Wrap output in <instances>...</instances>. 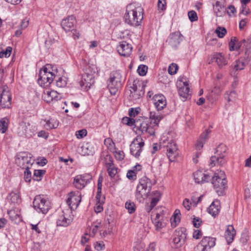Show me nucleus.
<instances>
[{
	"instance_id": "obj_36",
	"label": "nucleus",
	"mask_w": 251,
	"mask_h": 251,
	"mask_svg": "<svg viewBox=\"0 0 251 251\" xmlns=\"http://www.w3.org/2000/svg\"><path fill=\"white\" fill-rule=\"evenodd\" d=\"M7 214L9 215L10 219L15 222L18 220H21L20 212L18 209H11L8 211Z\"/></svg>"
},
{
	"instance_id": "obj_22",
	"label": "nucleus",
	"mask_w": 251,
	"mask_h": 251,
	"mask_svg": "<svg viewBox=\"0 0 251 251\" xmlns=\"http://www.w3.org/2000/svg\"><path fill=\"white\" fill-rule=\"evenodd\" d=\"M194 179L196 183L200 184L208 182L211 179V176L201 171H197L193 174Z\"/></svg>"
},
{
	"instance_id": "obj_58",
	"label": "nucleus",
	"mask_w": 251,
	"mask_h": 251,
	"mask_svg": "<svg viewBox=\"0 0 251 251\" xmlns=\"http://www.w3.org/2000/svg\"><path fill=\"white\" fill-rule=\"evenodd\" d=\"M45 173V171L43 170H35L34 171V176L37 177V180L41 179L42 176Z\"/></svg>"
},
{
	"instance_id": "obj_21",
	"label": "nucleus",
	"mask_w": 251,
	"mask_h": 251,
	"mask_svg": "<svg viewBox=\"0 0 251 251\" xmlns=\"http://www.w3.org/2000/svg\"><path fill=\"white\" fill-rule=\"evenodd\" d=\"M132 50L131 45L126 41L120 42L117 47V51L119 53L125 57L128 56L131 54Z\"/></svg>"
},
{
	"instance_id": "obj_39",
	"label": "nucleus",
	"mask_w": 251,
	"mask_h": 251,
	"mask_svg": "<svg viewBox=\"0 0 251 251\" xmlns=\"http://www.w3.org/2000/svg\"><path fill=\"white\" fill-rule=\"evenodd\" d=\"M9 124V120L7 117H4L0 119V131L2 133H5L8 129Z\"/></svg>"
},
{
	"instance_id": "obj_24",
	"label": "nucleus",
	"mask_w": 251,
	"mask_h": 251,
	"mask_svg": "<svg viewBox=\"0 0 251 251\" xmlns=\"http://www.w3.org/2000/svg\"><path fill=\"white\" fill-rule=\"evenodd\" d=\"M72 221V219L67 217L63 211L60 213L56 221L57 226H67Z\"/></svg>"
},
{
	"instance_id": "obj_14",
	"label": "nucleus",
	"mask_w": 251,
	"mask_h": 251,
	"mask_svg": "<svg viewBox=\"0 0 251 251\" xmlns=\"http://www.w3.org/2000/svg\"><path fill=\"white\" fill-rule=\"evenodd\" d=\"M92 178L89 174L77 175L74 178L73 184L76 188L82 189L90 182Z\"/></svg>"
},
{
	"instance_id": "obj_45",
	"label": "nucleus",
	"mask_w": 251,
	"mask_h": 251,
	"mask_svg": "<svg viewBox=\"0 0 251 251\" xmlns=\"http://www.w3.org/2000/svg\"><path fill=\"white\" fill-rule=\"evenodd\" d=\"M215 32L219 38H222L225 36L227 32V31L225 27L218 26L216 29Z\"/></svg>"
},
{
	"instance_id": "obj_3",
	"label": "nucleus",
	"mask_w": 251,
	"mask_h": 251,
	"mask_svg": "<svg viewBox=\"0 0 251 251\" xmlns=\"http://www.w3.org/2000/svg\"><path fill=\"white\" fill-rule=\"evenodd\" d=\"M152 187L151 180L146 176H143L139 180L135 193L136 200L139 202H143L148 198Z\"/></svg>"
},
{
	"instance_id": "obj_63",
	"label": "nucleus",
	"mask_w": 251,
	"mask_h": 251,
	"mask_svg": "<svg viewBox=\"0 0 251 251\" xmlns=\"http://www.w3.org/2000/svg\"><path fill=\"white\" fill-rule=\"evenodd\" d=\"M156 193H157V196L156 197L153 198L152 199L150 203V204L151 205V207H154L160 200V194L158 192H156Z\"/></svg>"
},
{
	"instance_id": "obj_5",
	"label": "nucleus",
	"mask_w": 251,
	"mask_h": 251,
	"mask_svg": "<svg viewBox=\"0 0 251 251\" xmlns=\"http://www.w3.org/2000/svg\"><path fill=\"white\" fill-rule=\"evenodd\" d=\"M122 76L119 71H114L111 73L107 81V87L112 95H115L118 90L121 88Z\"/></svg>"
},
{
	"instance_id": "obj_16",
	"label": "nucleus",
	"mask_w": 251,
	"mask_h": 251,
	"mask_svg": "<svg viewBox=\"0 0 251 251\" xmlns=\"http://www.w3.org/2000/svg\"><path fill=\"white\" fill-rule=\"evenodd\" d=\"M177 87L179 95L183 98L182 100H185L190 96L189 84L186 79L179 80L177 83Z\"/></svg>"
},
{
	"instance_id": "obj_54",
	"label": "nucleus",
	"mask_w": 251,
	"mask_h": 251,
	"mask_svg": "<svg viewBox=\"0 0 251 251\" xmlns=\"http://www.w3.org/2000/svg\"><path fill=\"white\" fill-rule=\"evenodd\" d=\"M250 13V10L246 4H241V10L239 14V16H240L241 14L245 16L248 15Z\"/></svg>"
},
{
	"instance_id": "obj_4",
	"label": "nucleus",
	"mask_w": 251,
	"mask_h": 251,
	"mask_svg": "<svg viewBox=\"0 0 251 251\" xmlns=\"http://www.w3.org/2000/svg\"><path fill=\"white\" fill-rule=\"evenodd\" d=\"M212 183L218 195H223L227 187V180L224 172L220 171L216 173L212 178Z\"/></svg>"
},
{
	"instance_id": "obj_35",
	"label": "nucleus",
	"mask_w": 251,
	"mask_h": 251,
	"mask_svg": "<svg viewBox=\"0 0 251 251\" xmlns=\"http://www.w3.org/2000/svg\"><path fill=\"white\" fill-rule=\"evenodd\" d=\"M45 124L44 125V127L46 129H51L53 128H56L58 126V122L54 119L50 118L49 120H44Z\"/></svg>"
},
{
	"instance_id": "obj_11",
	"label": "nucleus",
	"mask_w": 251,
	"mask_h": 251,
	"mask_svg": "<svg viewBox=\"0 0 251 251\" xmlns=\"http://www.w3.org/2000/svg\"><path fill=\"white\" fill-rule=\"evenodd\" d=\"M186 229L184 227L176 229L174 233L173 243L174 247L178 248L183 245L186 239Z\"/></svg>"
},
{
	"instance_id": "obj_52",
	"label": "nucleus",
	"mask_w": 251,
	"mask_h": 251,
	"mask_svg": "<svg viewBox=\"0 0 251 251\" xmlns=\"http://www.w3.org/2000/svg\"><path fill=\"white\" fill-rule=\"evenodd\" d=\"M122 123L129 126H132L133 125L135 126L136 121L133 119L126 117L123 118Z\"/></svg>"
},
{
	"instance_id": "obj_9",
	"label": "nucleus",
	"mask_w": 251,
	"mask_h": 251,
	"mask_svg": "<svg viewBox=\"0 0 251 251\" xmlns=\"http://www.w3.org/2000/svg\"><path fill=\"white\" fill-rule=\"evenodd\" d=\"M37 130L35 126H32L29 123L21 122L17 128V133L20 136L30 138L35 134Z\"/></svg>"
},
{
	"instance_id": "obj_62",
	"label": "nucleus",
	"mask_w": 251,
	"mask_h": 251,
	"mask_svg": "<svg viewBox=\"0 0 251 251\" xmlns=\"http://www.w3.org/2000/svg\"><path fill=\"white\" fill-rule=\"evenodd\" d=\"M139 112V111L138 108H131L129 109L128 114H129V116L131 117H135L138 114Z\"/></svg>"
},
{
	"instance_id": "obj_46",
	"label": "nucleus",
	"mask_w": 251,
	"mask_h": 251,
	"mask_svg": "<svg viewBox=\"0 0 251 251\" xmlns=\"http://www.w3.org/2000/svg\"><path fill=\"white\" fill-rule=\"evenodd\" d=\"M226 149L227 148L225 145L221 144L216 148L215 153L218 155L224 154L226 152Z\"/></svg>"
},
{
	"instance_id": "obj_56",
	"label": "nucleus",
	"mask_w": 251,
	"mask_h": 251,
	"mask_svg": "<svg viewBox=\"0 0 251 251\" xmlns=\"http://www.w3.org/2000/svg\"><path fill=\"white\" fill-rule=\"evenodd\" d=\"M104 163L106 167H110L114 165L113 163V159L111 155H107L104 157Z\"/></svg>"
},
{
	"instance_id": "obj_37",
	"label": "nucleus",
	"mask_w": 251,
	"mask_h": 251,
	"mask_svg": "<svg viewBox=\"0 0 251 251\" xmlns=\"http://www.w3.org/2000/svg\"><path fill=\"white\" fill-rule=\"evenodd\" d=\"M248 61L249 60L247 59H244L243 58L241 57L240 59L236 61L233 70L235 71L243 70L246 64L248 63Z\"/></svg>"
},
{
	"instance_id": "obj_12",
	"label": "nucleus",
	"mask_w": 251,
	"mask_h": 251,
	"mask_svg": "<svg viewBox=\"0 0 251 251\" xmlns=\"http://www.w3.org/2000/svg\"><path fill=\"white\" fill-rule=\"evenodd\" d=\"M145 145L143 139L140 136L136 137L130 145V153L136 158L139 157Z\"/></svg>"
},
{
	"instance_id": "obj_7",
	"label": "nucleus",
	"mask_w": 251,
	"mask_h": 251,
	"mask_svg": "<svg viewBox=\"0 0 251 251\" xmlns=\"http://www.w3.org/2000/svg\"><path fill=\"white\" fill-rule=\"evenodd\" d=\"M145 86L146 83L144 81L138 79H134L130 87V97L134 100L139 99L140 97L144 95Z\"/></svg>"
},
{
	"instance_id": "obj_57",
	"label": "nucleus",
	"mask_w": 251,
	"mask_h": 251,
	"mask_svg": "<svg viewBox=\"0 0 251 251\" xmlns=\"http://www.w3.org/2000/svg\"><path fill=\"white\" fill-rule=\"evenodd\" d=\"M136 174L135 170H129L126 174V176L129 180H134L136 179Z\"/></svg>"
},
{
	"instance_id": "obj_2",
	"label": "nucleus",
	"mask_w": 251,
	"mask_h": 251,
	"mask_svg": "<svg viewBox=\"0 0 251 251\" xmlns=\"http://www.w3.org/2000/svg\"><path fill=\"white\" fill-rule=\"evenodd\" d=\"M124 18L126 24L138 26L143 19V9L135 3H130L126 6Z\"/></svg>"
},
{
	"instance_id": "obj_29",
	"label": "nucleus",
	"mask_w": 251,
	"mask_h": 251,
	"mask_svg": "<svg viewBox=\"0 0 251 251\" xmlns=\"http://www.w3.org/2000/svg\"><path fill=\"white\" fill-rule=\"evenodd\" d=\"M220 210V203L218 200L213 201L211 205L209 206L207 211L214 217L218 215Z\"/></svg>"
},
{
	"instance_id": "obj_48",
	"label": "nucleus",
	"mask_w": 251,
	"mask_h": 251,
	"mask_svg": "<svg viewBox=\"0 0 251 251\" xmlns=\"http://www.w3.org/2000/svg\"><path fill=\"white\" fill-rule=\"evenodd\" d=\"M237 40L236 38H231L229 43V48L230 51L237 50L239 49V47L236 45Z\"/></svg>"
},
{
	"instance_id": "obj_41",
	"label": "nucleus",
	"mask_w": 251,
	"mask_h": 251,
	"mask_svg": "<svg viewBox=\"0 0 251 251\" xmlns=\"http://www.w3.org/2000/svg\"><path fill=\"white\" fill-rule=\"evenodd\" d=\"M180 211L179 209H176L173 215V220L171 219V225L173 227H176L180 222Z\"/></svg>"
},
{
	"instance_id": "obj_19",
	"label": "nucleus",
	"mask_w": 251,
	"mask_h": 251,
	"mask_svg": "<svg viewBox=\"0 0 251 251\" xmlns=\"http://www.w3.org/2000/svg\"><path fill=\"white\" fill-rule=\"evenodd\" d=\"M80 66L82 68L85 75L95 77L98 72V68L95 65L87 64L86 60H82L80 62Z\"/></svg>"
},
{
	"instance_id": "obj_23",
	"label": "nucleus",
	"mask_w": 251,
	"mask_h": 251,
	"mask_svg": "<svg viewBox=\"0 0 251 251\" xmlns=\"http://www.w3.org/2000/svg\"><path fill=\"white\" fill-rule=\"evenodd\" d=\"M154 105L158 111L162 110L166 105L165 97L162 94L155 95L153 97Z\"/></svg>"
},
{
	"instance_id": "obj_10",
	"label": "nucleus",
	"mask_w": 251,
	"mask_h": 251,
	"mask_svg": "<svg viewBox=\"0 0 251 251\" xmlns=\"http://www.w3.org/2000/svg\"><path fill=\"white\" fill-rule=\"evenodd\" d=\"M11 94L8 88L2 86L0 88V103L2 108H9L11 105Z\"/></svg>"
},
{
	"instance_id": "obj_17",
	"label": "nucleus",
	"mask_w": 251,
	"mask_h": 251,
	"mask_svg": "<svg viewBox=\"0 0 251 251\" xmlns=\"http://www.w3.org/2000/svg\"><path fill=\"white\" fill-rule=\"evenodd\" d=\"M167 155L170 161H174L176 157L178 155V149L176 142L171 140L168 142L166 145Z\"/></svg>"
},
{
	"instance_id": "obj_61",
	"label": "nucleus",
	"mask_w": 251,
	"mask_h": 251,
	"mask_svg": "<svg viewBox=\"0 0 251 251\" xmlns=\"http://www.w3.org/2000/svg\"><path fill=\"white\" fill-rule=\"evenodd\" d=\"M192 222L194 226L196 228H199L202 223V221L200 218L195 216Z\"/></svg>"
},
{
	"instance_id": "obj_25",
	"label": "nucleus",
	"mask_w": 251,
	"mask_h": 251,
	"mask_svg": "<svg viewBox=\"0 0 251 251\" xmlns=\"http://www.w3.org/2000/svg\"><path fill=\"white\" fill-rule=\"evenodd\" d=\"M109 141V150L110 151L114 153V156L116 159L118 160H122L125 157V154L123 151H117L114 142H113L110 138H107L105 140V142Z\"/></svg>"
},
{
	"instance_id": "obj_26",
	"label": "nucleus",
	"mask_w": 251,
	"mask_h": 251,
	"mask_svg": "<svg viewBox=\"0 0 251 251\" xmlns=\"http://www.w3.org/2000/svg\"><path fill=\"white\" fill-rule=\"evenodd\" d=\"M181 41L180 34L178 32H174L170 35L167 42L174 48H176Z\"/></svg>"
},
{
	"instance_id": "obj_50",
	"label": "nucleus",
	"mask_w": 251,
	"mask_h": 251,
	"mask_svg": "<svg viewBox=\"0 0 251 251\" xmlns=\"http://www.w3.org/2000/svg\"><path fill=\"white\" fill-rule=\"evenodd\" d=\"M148 71V67L145 65H140L139 66L137 72L141 76H144L146 75Z\"/></svg>"
},
{
	"instance_id": "obj_64",
	"label": "nucleus",
	"mask_w": 251,
	"mask_h": 251,
	"mask_svg": "<svg viewBox=\"0 0 251 251\" xmlns=\"http://www.w3.org/2000/svg\"><path fill=\"white\" fill-rule=\"evenodd\" d=\"M145 245L143 243L137 244L134 249V251H146L145 250Z\"/></svg>"
},
{
	"instance_id": "obj_55",
	"label": "nucleus",
	"mask_w": 251,
	"mask_h": 251,
	"mask_svg": "<svg viewBox=\"0 0 251 251\" xmlns=\"http://www.w3.org/2000/svg\"><path fill=\"white\" fill-rule=\"evenodd\" d=\"M188 16L191 22H195L198 20L197 13L193 10L190 11L188 13Z\"/></svg>"
},
{
	"instance_id": "obj_42",
	"label": "nucleus",
	"mask_w": 251,
	"mask_h": 251,
	"mask_svg": "<svg viewBox=\"0 0 251 251\" xmlns=\"http://www.w3.org/2000/svg\"><path fill=\"white\" fill-rule=\"evenodd\" d=\"M236 96V93L234 91H227L225 94V99L228 102L234 101Z\"/></svg>"
},
{
	"instance_id": "obj_47",
	"label": "nucleus",
	"mask_w": 251,
	"mask_h": 251,
	"mask_svg": "<svg viewBox=\"0 0 251 251\" xmlns=\"http://www.w3.org/2000/svg\"><path fill=\"white\" fill-rule=\"evenodd\" d=\"M12 49L10 47H8L6 48L5 50H2L0 52V58L3 57H8L10 56Z\"/></svg>"
},
{
	"instance_id": "obj_53",
	"label": "nucleus",
	"mask_w": 251,
	"mask_h": 251,
	"mask_svg": "<svg viewBox=\"0 0 251 251\" xmlns=\"http://www.w3.org/2000/svg\"><path fill=\"white\" fill-rule=\"evenodd\" d=\"M24 171V179L26 182H29L31 180V173L29 171L30 168L26 167V168H25Z\"/></svg>"
},
{
	"instance_id": "obj_33",
	"label": "nucleus",
	"mask_w": 251,
	"mask_h": 251,
	"mask_svg": "<svg viewBox=\"0 0 251 251\" xmlns=\"http://www.w3.org/2000/svg\"><path fill=\"white\" fill-rule=\"evenodd\" d=\"M211 132V130L209 129H206L204 132H203L201 135V136L198 140L196 147L198 150H201L203 146V144L205 141V140L208 138V134Z\"/></svg>"
},
{
	"instance_id": "obj_51",
	"label": "nucleus",
	"mask_w": 251,
	"mask_h": 251,
	"mask_svg": "<svg viewBox=\"0 0 251 251\" xmlns=\"http://www.w3.org/2000/svg\"><path fill=\"white\" fill-rule=\"evenodd\" d=\"M236 12V10L235 7L232 5H228L226 9V13L229 17L234 16Z\"/></svg>"
},
{
	"instance_id": "obj_30",
	"label": "nucleus",
	"mask_w": 251,
	"mask_h": 251,
	"mask_svg": "<svg viewBox=\"0 0 251 251\" xmlns=\"http://www.w3.org/2000/svg\"><path fill=\"white\" fill-rule=\"evenodd\" d=\"M236 234V231L232 225H228L225 231V239L228 244H230L233 240Z\"/></svg>"
},
{
	"instance_id": "obj_31",
	"label": "nucleus",
	"mask_w": 251,
	"mask_h": 251,
	"mask_svg": "<svg viewBox=\"0 0 251 251\" xmlns=\"http://www.w3.org/2000/svg\"><path fill=\"white\" fill-rule=\"evenodd\" d=\"M224 157V154H220V155H215L211 156L210 158V166L213 167L217 164H219L220 166L224 165L226 162V160Z\"/></svg>"
},
{
	"instance_id": "obj_28",
	"label": "nucleus",
	"mask_w": 251,
	"mask_h": 251,
	"mask_svg": "<svg viewBox=\"0 0 251 251\" xmlns=\"http://www.w3.org/2000/svg\"><path fill=\"white\" fill-rule=\"evenodd\" d=\"M215 61L220 68H222L227 64V61L221 53H216L213 54L212 61Z\"/></svg>"
},
{
	"instance_id": "obj_40",
	"label": "nucleus",
	"mask_w": 251,
	"mask_h": 251,
	"mask_svg": "<svg viewBox=\"0 0 251 251\" xmlns=\"http://www.w3.org/2000/svg\"><path fill=\"white\" fill-rule=\"evenodd\" d=\"M125 208L127 210L129 214L134 213L136 209L135 203L130 200H128L125 203Z\"/></svg>"
},
{
	"instance_id": "obj_13",
	"label": "nucleus",
	"mask_w": 251,
	"mask_h": 251,
	"mask_svg": "<svg viewBox=\"0 0 251 251\" xmlns=\"http://www.w3.org/2000/svg\"><path fill=\"white\" fill-rule=\"evenodd\" d=\"M81 201V195L78 191L71 192L68 196L66 202L71 210L76 209Z\"/></svg>"
},
{
	"instance_id": "obj_59",
	"label": "nucleus",
	"mask_w": 251,
	"mask_h": 251,
	"mask_svg": "<svg viewBox=\"0 0 251 251\" xmlns=\"http://www.w3.org/2000/svg\"><path fill=\"white\" fill-rule=\"evenodd\" d=\"M87 135V130L86 129H81L76 131L75 135L78 139L83 138Z\"/></svg>"
},
{
	"instance_id": "obj_34",
	"label": "nucleus",
	"mask_w": 251,
	"mask_h": 251,
	"mask_svg": "<svg viewBox=\"0 0 251 251\" xmlns=\"http://www.w3.org/2000/svg\"><path fill=\"white\" fill-rule=\"evenodd\" d=\"M213 10L217 17H223L226 14L224 6L221 5L218 1H217L215 4L213 5Z\"/></svg>"
},
{
	"instance_id": "obj_60",
	"label": "nucleus",
	"mask_w": 251,
	"mask_h": 251,
	"mask_svg": "<svg viewBox=\"0 0 251 251\" xmlns=\"http://www.w3.org/2000/svg\"><path fill=\"white\" fill-rule=\"evenodd\" d=\"M108 173L111 177H114L117 173V169L114 166L107 167Z\"/></svg>"
},
{
	"instance_id": "obj_15",
	"label": "nucleus",
	"mask_w": 251,
	"mask_h": 251,
	"mask_svg": "<svg viewBox=\"0 0 251 251\" xmlns=\"http://www.w3.org/2000/svg\"><path fill=\"white\" fill-rule=\"evenodd\" d=\"M30 154L26 152H22L19 153L16 159V164L23 169L26 168V167L30 168L32 165Z\"/></svg>"
},
{
	"instance_id": "obj_49",
	"label": "nucleus",
	"mask_w": 251,
	"mask_h": 251,
	"mask_svg": "<svg viewBox=\"0 0 251 251\" xmlns=\"http://www.w3.org/2000/svg\"><path fill=\"white\" fill-rule=\"evenodd\" d=\"M178 66L176 63H172L168 67V71L170 75H174L176 73Z\"/></svg>"
},
{
	"instance_id": "obj_20",
	"label": "nucleus",
	"mask_w": 251,
	"mask_h": 251,
	"mask_svg": "<svg viewBox=\"0 0 251 251\" xmlns=\"http://www.w3.org/2000/svg\"><path fill=\"white\" fill-rule=\"evenodd\" d=\"M42 97L45 101L50 103L61 100L62 95L54 90H47L44 92Z\"/></svg>"
},
{
	"instance_id": "obj_44",
	"label": "nucleus",
	"mask_w": 251,
	"mask_h": 251,
	"mask_svg": "<svg viewBox=\"0 0 251 251\" xmlns=\"http://www.w3.org/2000/svg\"><path fill=\"white\" fill-rule=\"evenodd\" d=\"M160 215L158 213L156 214V217L153 221L157 230H159L164 226V224L160 221Z\"/></svg>"
},
{
	"instance_id": "obj_38",
	"label": "nucleus",
	"mask_w": 251,
	"mask_h": 251,
	"mask_svg": "<svg viewBox=\"0 0 251 251\" xmlns=\"http://www.w3.org/2000/svg\"><path fill=\"white\" fill-rule=\"evenodd\" d=\"M11 201L15 204H19L21 201V199L18 190L16 192H12L8 197Z\"/></svg>"
},
{
	"instance_id": "obj_6",
	"label": "nucleus",
	"mask_w": 251,
	"mask_h": 251,
	"mask_svg": "<svg viewBox=\"0 0 251 251\" xmlns=\"http://www.w3.org/2000/svg\"><path fill=\"white\" fill-rule=\"evenodd\" d=\"M33 207L39 213L46 214L50 208L49 200L43 195L36 196L33 202Z\"/></svg>"
},
{
	"instance_id": "obj_1",
	"label": "nucleus",
	"mask_w": 251,
	"mask_h": 251,
	"mask_svg": "<svg viewBox=\"0 0 251 251\" xmlns=\"http://www.w3.org/2000/svg\"><path fill=\"white\" fill-rule=\"evenodd\" d=\"M163 116L155 112H150V119L143 121H136L135 126L142 133H147L150 135H153L155 130L158 126V124L163 118Z\"/></svg>"
},
{
	"instance_id": "obj_32",
	"label": "nucleus",
	"mask_w": 251,
	"mask_h": 251,
	"mask_svg": "<svg viewBox=\"0 0 251 251\" xmlns=\"http://www.w3.org/2000/svg\"><path fill=\"white\" fill-rule=\"evenodd\" d=\"M216 239L210 237H204L201 240V243L207 251H209L212 247L215 245Z\"/></svg>"
},
{
	"instance_id": "obj_8",
	"label": "nucleus",
	"mask_w": 251,
	"mask_h": 251,
	"mask_svg": "<svg viewBox=\"0 0 251 251\" xmlns=\"http://www.w3.org/2000/svg\"><path fill=\"white\" fill-rule=\"evenodd\" d=\"M54 78V74L47 67H44L40 71L38 82L42 87H47L51 84Z\"/></svg>"
},
{
	"instance_id": "obj_27",
	"label": "nucleus",
	"mask_w": 251,
	"mask_h": 251,
	"mask_svg": "<svg viewBox=\"0 0 251 251\" xmlns=\"http://www.w3.org/2000/svg\"><path fill=\"white\" fill-rule=\"evenodd\" d=\"M95 83V77L90 75L83 74L80 85L85 89H90L91 86Z\"/></svg>"
},
{
	"instance_id": "obj_43",
	"label": "nucleus",
	"mask_w": 251,
	"mask_h": 251,
	"mask_svg": "<svg viewBox=\"0 0 251 251\" xmlns=\"http://www.w3.org/2000/svg\"><path fill=\"white\" fill-rule=\"evenodd\" d=\"M67 79L65 76L59 77L56 80V86L58 87H64L67 85Z\"/></svg>"
},
{
	"instance_id": "obj_18",
	"label": "nucleus",
	"mask_w": 251,
	"mask_h": 251,
	"mask_svg": "<svg viewBox=\"0 0 251 251\" xmlns=\"http://www.w3.org/2000/svg\"><path fill=\"white\" fill-rule=\"evenodd\" d=\"M76 23L75 17L71 15L62 20L61 25L66 32L72 31L75 27Z\"/></svg>"
}]
</instances>
